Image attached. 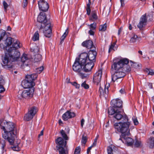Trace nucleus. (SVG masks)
I'll return each instance as SVG.
<instances>
[{
    "label": "nucleus",
    "instance_id": "36",
    "mask_svg": "<svg viewBox=\"0 0 154 154\" xmlns=\"http://www.w3.org/2000/svg\"><path fill=\"white\" fill-rule=\"evenodd\" d=\"M68 33V29H67L66 30L65 32L64 33L63 35H62V36L61 37V41H63L66 37Z\"/></svg>",
    "mask_w": 154,
    "mask_h": 154
},
{
    "label": "nucleus",
    "instance_id": "34",
    "mask_svg": "<svg viewBox=\"0 0 154 154\" xmlns=\"http://www.w3.org/2000/svg\"><path fill=\"white\" fill-rule=\"evenodd\" d=\"M89 26H90L89 28L91 29L95 30L97 26V24L96 23L94 22Z\"/></svg>",
    "mask_w": 154,
    "mask_h": 154
},
{
    "label": "nucleus",
    "instance_id": "11",
    "mask_svg": "<svg viewBox=\"0 0 154 154\" xmlns=\"http://www.w3.org/2000/svg\"><path fill=\"white\" fill-rule=\"evenodd\" d=\"M85 62L83 65V72H88L90 71L94 65V63L93 62H90L87 60V57L86 58Z\"/></svg>",
    "mask_w": 154,
    "mask_h": 154
},
{
    "label": "nucleus",
    "instance_id": "30",
    "mask_svg": "<svg viewBox=\"0 0 154 154\" xmlns=\"http://www.w3.org/2000/svg\"><path fill=\"white\" fill-rule=\"evenodd\" d=\"M107 28V25L106 23L100 25L99 27V31L104 32L105 31Z\"/></svg>",
    "mask_w": 154,
    "mask_h": 154
},
{
    "label": "nucleus",
    "instance_id": "49",
    "mask_svg": "<svg viewBox=\"0 0 154 154\" xmlns=\"http://www.w3.org/2000/svg\"><path fill=\"white\" fill-rule=\"evenodd\" d=\"M28 2L27 0H23V8H25L27 6V5Z\"/></svg>",
    "mask_w": 154,
    "mask_h": 154
},
{
    "label": "nucleus",
    "instance_id": "54",
    "mask_svg": "<svg viewBox=\"0 0 154 154\" xmlns=\"http://www.w3.org/2000/svg\"><path fill=\"white\" fill-rule=\"evenodd\" d=\"M5 81L2 76L0 77V85H4Z\"/></svg>",
    "mask_w": 154,
    "mask_h": 154
},
{
    "label": "nucleus",
    "instance_id": "17",
    "mask_svg": "<svg viewBox=\"0 0 154 154\" xmlns=\"http://www.w3.org/2000/svg\"><path fill=\"white\" fill-rule=\"evenodd\" d=\"M22 85L24 88L29 89L33 88V87L35 83L26 79L22 82Z\"/></svg>",
    "mask_w": 154,
    "mask_h": 154
},
{
    "label": "nucleus",
    "instance_id": "52",
    "mask_svg": "<svg viewBox=\"0 0 154 154\" xmlns=\"http://www.w3.org/2000/svg\"><path fill=\"white\" fill-rule=\"evenodd\" d=\"M72 85L75 86L77 88H79L80 87V85L78 84L76 82H74L72 84Z\"/></svg>",
    "mask_w": 154,
    "mask_h": 154
},
{
    "label": "nucleus",
    "instance_id": "57",
    "mask_svg": "<svg viewBox=\"0 0 154 154\" xmlns=\"http://www.w3.org/2000/svg\"><path fill=\"white\" fill-rule=\"evenodd\" d=\"M148 74L151 75H154V70H149L148 73Z\"/></svg>",
    "mask_w": 154,
    "mask_h": 154
},
{
    "label": "nucleus",
    "instance_id": "51",
    "mask_svg": "<svg viewBox=\"0 0 154 154\" xmlns=\"http://www.w3.org/2000/svg\"><path fill=\"white\" fill-rule=\"evenodd\" d=\"M115 45V44H111V45L110 46L109 50V53L113 49V48H114Z\"/></svg>",
    "mask_w": 154,
    "mask_h": 154
},
{
    "label": "nucleus",
    "instance_id": "5",
    "mask_svg": "<svg viewBox=\"0 0 154 154\" xmlns=\"http://www.w3.org/2000/svg\"><path fill=\"white\" fill-rule=\"evenodd\" d=\"M4 128V132L2 134L3 137L7 140L11 145L13 144L14 137L16 136V132L15 130L14 125L11 122H8Z\"/></svg>",
    "mask_w": 154,
    "mask_h": 154
},
{
    "label": "nucleus",
    "instance_id": "62",
    "mask_svg": "<svg viewBox=\"0 0 154 154\" xmlns=\"http://www.w3.org/2000/svg\"><path fill=\"white\" fill-rule=\"evenodd\" d=\"M92 148V146H90L88 148L87 150V154H89V153L90 152V150Z\"/></svg>",
    "mask_w": 154,
    "mask_h": 154
},
{
    "label": "nucleus",
    "instance_id": "21",
    "mask_svg": "<svg viewBox=\"0 0 154 154\" xmlns=\"http://www.w3.org/2000/svg\"><path fill=\"white\" fill-rule=\"evenodd\" d=\"M21 61L24 65L27 66L30 61V59L26 54H23L21 57Z\"/></svg>",
    "mask_w": 154,
    "mask_h": 154
},
{
    "label": "nucleus",
    "instance_id": "59",
    "mask_svg": "<svg viewBox=\"0 0 154 154\" xmlns=\"http://www.w3.org/2000/svg\"><path fill=\"white\" fill-rule=\"evenodd\" d=\"M85 122V120L84 119H82L81 121V126L82 127H83Z\"/></svg>",
    "mask_w": 154,
    "mask_h": 154
},
{
    "label": "nucleus",
    "instance_id": "47",
    "mask_svg": "<svg viewBox=\"0 0 154 154\" xmlns=\"http://www.w3.org/2000/svg\"><path fill=\"white\" fill-rule=\"evenodd\" d=\"M87 138L86 136H83L82 139V143L85 144L87 142Z\"/></svg>",
    "mask_w": 154,
    "mask_h": 154
},
{
    "label": "nucleus",
    "instance_id": "20",
    "mask_svg": "<svg viewBox=\"0 0 154 154\" xmlns=\"http://www.w3.org/2000/svg\"><path fill=\"white\" fill-rule=\"evenodd\" d=\"M146 16L143 15L141 17L140 22L137 25L138 27L140 29H142L146 24Z\"/></svg>",
    "mask_w": 154,
    "mask_h": 154
},
{
    "label": "nucleus",
    "instance_id": "44",
    "mask_svg": "<svg viewBox=\"0 0 154 154\" xmlns=\"http://www.w3.org/2000/svg\"><path fill=\"white\" fill-rule=\"evenodd\" d=\"M107 151L108 154H113V149L112 147L109 146L107 148Z\"/></svg>",
    "mask_w": 154,
    "mask_h": 154
},
{
    "label": "nucleus",
    "instance_id": "4",
    "mask_svg": "<svg viewBox=\"0 0 154 154\" xmlns=\"http://www.w3.org/2000/svg\"><path fill=\"white\" fill-rule=\"evenodd\" d=\"M37 20L41 23V25L39 29H43V32L45 36L50 38L51 35L52 29L50 23L47 20L46 14L41 12L38 17Z\"/></svg>",
    "mask_w": 154,
    "mask_h": 154
},
{
    "label": "nucleus",
    "instance_id": "23",
    "mask_svg": "<svg viewBox=\"0 0 154 154\" xmlns=\"http://www.w3.org/2000/svg\"><path fill=\"white\" fill-rule=\"evenodd\" d=\"M22 46V45L20 43V42L17 40L14 41L13 44L12 45V47H11L8 49L12 48V50H15L17 51L16 49L18 48H20Z\"/></svg>",
    "mask_w": 154,
    "mask_h": 154
},
{
    "label": "nucleus",
    "instance_id": "48",
    "mask_svg": "<svg viewBox=\"0 0 154 154\" xmlns=\"http://www.w3.org/2000/svg\"><path fill=\"white\" fill-rule=\"evenodd\" d=\"M43 66H41L36 69V72L38 73H40L43 70Z\"/></svg>",
    "mask_w": 154,
    "mask_h": 154
},
{
    "label": "nucleus",
    "instance_id": "42",
    "mask_svg": "<svg viewBox=\"0 0 154 154\" xmlns=\"http://www.w3.org/2000/svg\"><path fill=\"white\" fill-rule=\"evenodd\" d=\"M131 65L132 67L134 68H137L139 67V65L137 63H134L132 62L131 61Z\"/></svg>",
    "mask_w": 154,
    "mask_h": 154
},
{
    "label": "nucleus",
    "instance_id": "41",
    "mask_svg": "<svg viewBox=\"0 0 154 154\" xmlns=\"http://www.w3.org/2000/svg\"><path fill=\"white\" fill-rule=\"evenodd\" d=\"M12 148L14 151H18L20 150V148L18 144L17 145H14L12 147Z\"/></svg>",
    "mask_w": 154,
    "mask_h": 154
},
{
    "label": "nucleus",
    "instance_id": "61",
    "mask_svg": "<svg viewBox=\"0 0 154 154\" xmlns=\"http://www.w3.org/2000/svg\"><path fill=\"white\" fill-rule=\"evenodd\" d=\"M122 27H121L118 30V35H120V34L121 33V32H122Z\"/></svg>",
    "mask_w": 154,
    "mask_h": 154
},
{
    "label": "nucleus",
    "instance_id": "33",
    "mask_svg": "<svg viewBox=\"0 0 154 154\" xmlns=\"http://www.w3.org/2000/svg\"><path fill=\"white\" fill-rule=\"evenodd\" d=\"M110 86L109 83H106L104 86V92L105 94H107L109 92V88Z\"/></svg>",
    "mask_w": 154,
    "mask_h": 154
},
{
    "label": "nucleus",
    "instance_id": "29",
    "mask_svg": "<svg viewBox=\"0 0 154 154\" xmlns=\"http://www.w3.org/2000/svg\"><path fill=\"white\" fill-rule=\"evenodd\" d=\"M39 39V34L38 31L35 32L32 38V40L34 41L38 40Z\"/></svg>",
    "mask_w": 154,
    "mask_h": 154
},
{
    "label": "nucleus",
    "instance_id": "13",
    "mask_svg": "<svg viewBox=\"0 0 154 154\" xmlns=\"http://www.w3.org/2000/svg\"><path fill=\"white\" fill-rule=\"evenodd\" d=\"M39 9L43 11H46L49 8L48 3L44 0H39L38 2Z\"/></svg>",
    "mask_w": 154,
    "mask_h": 154
},
{
    "label": "nucleus",
    "instance_id": "63",
    "mask_svg": "<svg viewBox=\"0 0 154 154\" xmlns=\"http://www.w3.org/2000/svg\"><path fill=\"white\" fill-rule=\"evenodd\" d=\"M91 4V2H89L86 5V8H90V5Z\"/></svg>",
    "mask_w": 154,
    "mask_h": 154
},
{
    "label": "nucleus",
    "instance_id": "45",
    "mask_svg": "<svg viewBox=\"0 0 154 154\" xmlns=\"http://www.w3.org/2000/svg\"><path fill=\"white\" fill-rule=\"evenodd\" d=\"M141 142L138 140H136L134 143V146L136 147H139L141 145Z\"/></svg>",
    "mask_w": 154,
    "mask_h": 154
},
{
    "label": "nucleus",
    "instance_id": "25",
    "mask_svg": "<svg viewBox=\"0 0 154 154\" xmlns=\"http://www.w3.org/2000/svg\"><path fill=\"white\" fill-rule=\"evenodd\" d=\"M37 75L36 73L27 74L26 75V79L29 81L33 82V81L35 80L37 77Z\"/></svg>",
    "mask_w": 154,
    "mask_h": 154
},
{
    "label": "nucleus",
    "instance_id": "27",
    "mask_svg": "<svg viewBox=\"0 0 154 154\" xmlns=\"http://www.w3.org/2000/svg\"><path fill=\"white\" fill-rule=\"evenodd\" d=\"M118 109L112 107H109L108 109V113L110 115L114 116V114L118 111Z\"/></svg>",
    "mask_w": 154,
    "mask_h": 154
},
{
    "label": "nucleus",
    "instance_id": "53",
    "mask_svg": "<svg viewBox=\"0 0 154 154\" xmlns=\"http://www.w3.org/2000/svg\"><path fill=\"white\" fill-rule=\"evenodd\" d=\"M0 85V93L3 92L5 91L3 85Z\"/></svg>",
    "mask_w": 154,
    "mask_h": 154
},
{
    "label": "nucleus",
    "instance_id": "26",
    "mask_svg": "<svg viewBox=\"0 0 154 154\" xmlns=\"http://www.w3.org/2000/svg\"><path fill=\"white\" fill-rule=\"evenodd\" d=\"M147 143L149 147L151 148H154V137H151L149 140L147 141Z\"/></svg>",
    "mask_w": 154,
    "mask_h": 154
},
{
    "label": "nucleus",
    "instance_id": "9",
    "mask_svg": "<svg viewBox=\"0 0 154 154\" xmlns=\"http://www.w3.org/2000/svg\"><path fill=\"white\" fill-rule=\"evenodd\" d=\"M37 111V108L36 107L33 106L31 108L28 113L24 116V120L27 121L31 120L33 118Z\"/></svg>",
    "mask_w": 154,
    "mask_h": 154
},
{
    "label": "nucleus",
    "instance_id": "16",
    "mask_svg": "<svg viewBox=\"0 0 154 154\" xmlns=\"http://www.w3.org/2000/svg\"><path fill=\"white\" fill-rule=\"evenodd\" d=\"M82 45L88 49H91L90 50H96V48L93 45V42L91 40H88L83 42L82 43Z\"/></svg>",
    "mask_w": 154,
    "mask_h": 154
},
{
    "label": "nucleus",
    "instance_id": "39",
    "mask_svg": "<svg viewBox=\"0 0 154 154\" xmlns=\"http://www.w3.org/2000/svg\"><path fill=\"white\" fill-rule=\"evenodd\" d=\"M3 5L4 6L5 11H7V8L8 7V5L5 1H3Z\"/></svg>",
    "mask_w": 154,
    "mask_h": 154
},
{
    "label": "nucleus",
    "instance_id": "15",
    "mask_svg": "<svg viewBox=\"0 0 154 154\" xmlns=\"http://www.w3.org/2000/svg\"><path fill=\"white\" fill-rule=\"evenodd\" d=\"M83 53H86L87 54V60L89 62H93L94 63L96 61V57L97 55V53L96 50H90L88 53L87 54L86 53L84 52Z\"/></svg>",
    "mask_w": 154,
    "mask_h": 154
},
{
    "label": "nucleus",
    "instance_id": "7",
    "mask_svg": "<svg viewBox=\"0 0 154 154\" xmlns=\"http://www.w3.org/2000/svg\"><path fill=\"white\" fill-rule=\"evenodd\" d=\"M56 143L57 144V148L59 154H68V151L66 145V141L62 137H59L56 140Z\"/></svg>",
    "mask_w": 154,
    "mask_h": 154
},
{
    "label": "nucleus",
    "instance_id": "1",
    "mask_svg": "<svg viewBox=\"0 0 154 154\" xmlns=\"http://www.w3.org/2000/svg\"><path fill=\"white\" fill-rule=\"evenodd\" d=\"M129 60L126 58L120 59L117 63H114L112 67L116 70L114 74L112 75V80L114 82L120 83L122 78L125 75V72L131 70L130 66L128 65Z\"/></svg>",
    "mask_w": 154,
    "mask_h": 154
},
{
    "label": "nucleus",
    "instance_id": "35",
    "mask_svg": "<svg viewBox=\"0 0 154 154\" xmlns=\"http://www.w3.org/2000/svg\"><path fill=\"white\" fill-rule=\"evenodd\" d=\"M5 145V141L2 139H0V146H1L2 150H4Z\"/></svg>",
    "mask_w": 154,
    "mask_h": 154
},
{
    "label": "nucleus",
    "instance_id": "3",
    "mask_svg": "<svg viewBox=\"0 0 154 154\" xmlns=\"http://www.w3.org/2000/svg\"><path fill=\"white\" fill-rule=\"evenodd\" d=\"M87 56L86 53H82L79 56L78 58H76L72 66L73 70L78 73V75L82 79L86 78L88 76L87 74L83 72V65L85 62Z\"/></svg>",
    "mask_w": 154,
    "mask_h": 154
},
{
    "label": "nucleus",
    "instance_id": "28",
    "mask_svg": "<svg viewBox=\"0 0 154 154\" xmlns=\"http://www.w3.org/2000/svg\"><path fill=\"white\" fill-rule=\"evenodd\" d=\"M12 38L11 37H8L5 41V44L6 46H9L12 43Z\"/></svg>",
    "mask_w": 154,
    "mask_h": 154
},
{
    "label": "nucleus",
    "instance_id": "2",
    "mask_svg": "<svg viewBox=\"0 0 154 154\" xmlns=\"http://www.w3.org/2000/svg\"><path fill=\"white\" fill-rule=\"evenodd\" d=\"M20 56V53L17 51L12 50V48L8 49L5 54L2 56V65L6 68H12V63L19 60Z\"/></svg>",
    "mask_w": 154,
    "mask_h": 154
},
{
    "label": "nucleus",
    "instance_id": "14",
    "mask_svg": "<svg viewBox=\"0 0 154 154\" xmlns=\"http://www.w3.org/2000/svg\"><path fill=\"white\" fill-rule=\"evenodd\" d=\"M111 106L118 110L122 109V101L120 99H116L112 100L111 102Z\"/></svg>",
    "mask_w": 154,
    "mask_h": 154
},
{
    "label": "nucleus",
    "instance_id": "31",
    "mask_svg": "<svg viewBox=\"0 0 154 154\" xmlns=\"http://www.w3.org/2000/svg\"><path fill=\"white\" fill-rule=\"evenodd\" d=\"M7 123H8V122H7L6 121L2 119L1 124H0V125L1 129L4 131V128H5L6 127V125L7 124Z\"/></svg>",
    "mask_w": 154,
    "mask_h": 154
},
{
    "label": "nucleus",
    "instance_id": "6",
    "mask_svg": "<svg viewBox=\"0 0 154 154\" xmlns=\"http://www.w3.org/2000/svg\"><path fill=\"white\" fill-rule=\"evenodd\" d=\"M123 122H119L115 123L114 126L115 129L118 131L123 134L129 135V127L130 122L128 121H124Z\"/></svg>",
    "mask_w": 154,
    "mask_h": 154
},
{
    "label": "nucleus",
    "instance_id": "58",
    "mask_svg": "<svg viewBox=\"0 0 154 154\" xmlns=\"http://www.w3.org/2000/svg\"><path fill=\"white\" fill-rule=\"evenodd\" d=\"M119 92L121 94H122L125 93V92L124 88H122L120 90Z\"/></svg>",
    "mask_w": 154,
    "mask_h": 154
},
{
    "label": "nucleus",
    "instance_id": "43",
    "mask_svg": "<svg viewBox=\"0 0 154 154\" xmlns=\"http://www.w3.org/2000/svg\"><path fill=\"white\" fill-rule=\"evenodd\" d=\"M132 120L135 125H137L138 124V122L137 118L135 117L134 116L132 118Z\"/></svg>",
    "mask_w": 154,
    "mask_h": 154
},
{
    "label": "nucleus",
    "instance_id": "8",
    "mask_svg": "<svg viewBox=\"0 0 154 154\" xmlns=\"http://www.w3.org/2000/svg\"><path fill=\"white\" fill-rule=\"evenodd\" d=\"M34 90L33 88L27 89L23 90L22 92L19 91L18 97L21 99L22 98L29 99L32 97L33 95Z\"/></svg>",
    "mask_w": 154,
    "mask_h": 154
},
{
    "label": "nucleus",
    "instance_id": "18",
    "mask_svg": "<svg viewBox=\"0 0 154 154\" xmlns=\"http://www.w3.org/2000/svg\"><path fill=\"white\" fill-rule=\"evenodd\" d=\"M102 75V72L101 70H99L94 74V82L97 85L100 82Z\"/></svg>",
    "mask_w": 154,
    "mask_h": 154
},
{
    "label": "nucleus",
    "instance_id": "50",
    "mask_svg": "<svg viewBox=\"0 0 154 154\" xmlns=\"http://www.w3.org/2000/svg\"><path fill=\"white\" fill-rule=\"evenodd\" d=\"M99 91L101 95H103L105 93L104 90L101 87H100L99 88Z\"/></svg>",
    "mask_w": 154,
    "mask_h": 154
},
{
    "label": "nucleus",
    "instance_id": "55",
    "mask_svg": "<svg viewBox=\"0 0 154 154\" xmlns=\"http://www.w3.org/2000/svg\"><path fill=\"white\" fill-rule=\"evenodd\" d=\"M86 10L87 11V14L88 15H90L91 12L90 8H86Z\"/></svg>",
    "mask_w": 154,
    "mask_h": 154
},
{
    "label": "nucleus",
    "instance_id": "19",
    "mask_svg": "<svg viewBox=\"0 0 154 154\" xmlns=\"http://www.w3.org/2000/svg\"><path fill=\"white\" fill-rule=\"evenodd\" d=\"M75 116L74 112L67 111L63 115L62 119L64 121H66L69 119L74 117Z\"/></svg>",
    "mask_w": 154,
    "mask_h": 154
},
{
    "label": "nucleus",
    "instance_id": "10",
    "mask_svg": "<svg viewBox=\"0 0 154 154\" xmlns=\"http://www.w3.org/2000/svg\"><path fill=\"white\" fill-rule=\"evenodd\" d=\"M129 135L124 134L121 135L119 140H121L123 143L126 144L128 146H131L133 144L134 141L132 139L128 137Z\"/></svg>",
    "mask_w": 154,
    "mask_h": 154
},
{
    "label": "nucleus",
    "instance_id": "38",
    "mask_svg": "<svg viewBox=\"0 0 154 154\" xmlns=\"http://www.w3.org/2000/svg\"><path fill=\"white\" fill-rule=\"evenodd\" d=\"M137 38V35H134L131 38L130 42H131L134 43L136 42Z\"/></svg>",
    "mask_w": 154,
    "mask_h": 154
},
{
    "label": "nucleus",
    "instance_id": "40",
    "mask_svg": "<svg viewBox=\"0 0 154 154\" xmlns=\"http://www.w3.org/2000/svg\"><path fill=\"white\" fill-rule=\"evenodd\" d=\"M81 86L85 89H88L89 88V85L86 83L85 81L82 84Z\"/></svg>",
    "mask_w": 154,
    "mask_h": 154
},
{
    "label": "nucleus",
    "instance_id": "56",
    "mask_svg": "<svg viewBox=\"0 0 154 154\" xmlns=\"http://www.w3.org/2000/svg\"><path fill=\"white\" fill-rule=\"evenodd\" d=\"M92 29H90L88 32L89 34L91 35H93L94 34V31Z\"/></svg>",
    "mask_w": 154,
    "mask_h": 154
},
{
    "label": "nucleus",
    "instance_id": "46",
    "mask_svg": "<svg viewBox=\"0 0 154 154\" xmlns=\"http://www.w3.org/2000/svg\"><path fill=\"white\" fill-rule=\"evenodd\" d=\"M81 149L80 147H77L75 150L74 153L76 154H79L80 151Z\"/></svg>",
    "mask_w": 154,
    "mask_h": 154
},
{
    "label": "nucleus",
    "instance_id": "64",
    "mask_svg": "<svg viewBox=\"0 0 154 154\" xmlns=\"http://www.w3.org/2000/svg\"><path fill=\"white\" fill-rule=\"evenodd\" d=\"M43 130H42L41 131L40 134L38 135V137H39L40 136L43 135Z\"/></svg>",
    "mask_w": 154,
    "mask_h": 154
},
{
    "label": "nucleus",
    "instance_id": "60",
    "mask_svg": "<svg viewBox=\"0 0 154 154\" xmlns=\"http://www.w3.org/2000/svg\"><path fill=\"white\" fill-rule=\"evenodd\" d=\"M148 86L149 88L152 89V84L151 83H147Z\"/></svg>",
    "mask_w": 154,
    "mask_h": 154
},
{
    "label": "nucleus",
    "instance_id": "12",
    "mask_svg": "<svg viewBox=\"0 0 154 154\" xmlns=\"http://www.w3.org/2000/svg\"><path fill=\"white\" fill-rule=\"evenodd\" d=\"M122 109L118 110L114 115L113 116L114 120H120L122 119L123 121H128V119L127 116L125 115L123 116L120 113Z\"/></svg>",
    "mask_w": 154,
    "mask_h": 154
},
{
    "label": "nucleus",
    "instance_id": "22",
    "mask_svg": "<svg viewBox=\"0 0 154 154\" xmlns=\"http://www.w3.org/2000/svg\"><path fill=\"white\" fill-rule=\"evenodd\" d=\"M65 130L66 131L63 130H60V133L63 139L65 140H67L68 139V137L66 134L69 133V129L68 127H67L65 128Z\"/></svg>",
    "mask_w": 154,
    "mask_h": 154
},
{
    "label": "nucleus",
    "instance_id": "37",
    "mask_svg": "<svg viewBox=\"0 0 154 154\" xmlns=\"http://www.w3.org/2000/svg\"><path fill=\"white\" fill-rule=\"evenodd\" d=\"M5 34V32L4 30H0V41L2 39Z\"/></svg>",
    "mask_w": 154,
    "mask_h": 154
},
{
    "label": "nucleus",
    "instance_id": "32",
    "mask_svg": "<svg viewBox=\"0 0 154 154\" xmlns=\"http://www.w3.org/2000/svg\"><path fill=\"white\" fill-rule=\"evenodd\" d=\"M42 59V57L40 54H38L35 55L34 60L35 62L40 61Z\"/></svg>",
    "mask_w": 154,
    "mask_h": 154
},
{
    "label": "nucleus",
    "instance_id": "24",
    "mask_svg": "<svg viewBox=\"0 0 154 154\" xmlns=\"http://www.w3.org/2000/svg\"><path fill=\"white\" fill-rule=\"evenodd\" d=\"M98 19L97 15V12L96 10L92 11L91 12V15L89 17V20L93 21H94Z\"/></svg>",
    "mask_w": 154,
    "mask_h": 154
}]
</instances>
